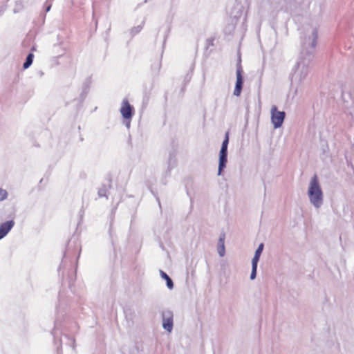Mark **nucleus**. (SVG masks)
<instances>
[{"instance_id":"f257e3e1","label":"nucleus","mask_w":354,"mask_h":354,"mask_svg":"<svg viewBox=\"0 0 354 354\" xmlns=\"http://www.w3.org/2000/svg\"><path fill=\"white\" fill-rule=\"evenodd\" d=\"M308 196L310 202L316 207H320L322 203L323 194L316 174L314 175L310 180L308 188Z\"/></svg>"},{"instance_id":"f03ea898","label":"nucleus","mask_w":354,"mask_h":354,"mask_svg":"<svg viewBox=\"0 0 354 354\" xmlns=\"http://www.w3.org/2000/svg\"><path fill=\"white\" fill-rule=\"evenodd\" d=\"M229 142V132H226L225 138L221 146L219 154V165L218 174L221 175L223 169L225 167L227 159V145Z\"/></svg>"},{"instance_id":"7ed1b4c3","label":"nucleus","mask_w":354,"mask_h":354,"mask_svg":"<svg viewBox=\"0 0 354 354\" xmlns=\"http://www.w3.org/2000/svg\"><path fill=\"white\" fill-rule=\"evenodd\" d=\"M120 113L123 117V118L126 120H127V125L128 127L130 126V121L131 120V118L134 114V109L133 107L129 104L128 100L124 99L123 100L120 108Z\"/></svg>"},{"instance_id":"20e7f679","label":"nucleus","mask_w":354,"mask_h":354,"mask_svg":"<svg viewBox=\"0 0 354 354\" xmlns=\"http://www.w3.org/2000/svg\"><path fill=\"white\" fill-rule=\"evenodd\" d=\"M285 118V112L277 111V108L273 106L271 109V119L274 128L280 127Z\"/></svg>"},{"instance_id":"39448f33","label":"nucleus","mask_w":354,"mask_h":354,"mask_svg":"<svg viewBox=\"0 0 354 354\" xmlns=\"http://www.w3.org/2000/svg\"><path fill=\"white\" fill-rule=\"evenodd\" d=\"M243 69L239 64L237 66L236 69V85L234 91V95L236 96H239L241 95V91H242V86L243 83V76H242Z\"/></svg>"},{"instance_id":"423d86ee","label":"nucleus","mask_w":354,"mask_h":354,"mask_svg":"<svg viewBox=\"0 0 354 354\" xmlns=\"http://www.w3.org/2000/svg\"><path fill=\"white\" fill-rule=\"evenodd\" d=\"M162 326L168 332H171L173 328V315L170 311H166L162 313Z\"/></svg>"},{"instance_id":"0eeeda50","label":"nucleus","mask_w":354,"mask_h":354,"mask_svg":"<svg viewBox=\"0 0 354 354\" xmlns=\"http://www.w3.org/2000/svg\"><path fill=\"white\" fill-rule=\"evenodd\" d=\"M14 225L15 222L12 220L3 223L0 225V239L3 238L11 230Z\"/></svg>"},{"instance_id":"6e6552de","label":"nucleus","mask_w":354,"mask_h":354,"mask_svg":"<svg viewBox=\"0 0 354 354\" xmlns=\"http://www.w3.org/2000/svg\"><path fill=\"white\" fill-rule=\"evenodd\" d=\"M224 241H225V234H222L220 236L218 243V252L221 257H223L225 254Z\"/></svg>"},{"instance_id":"1a4fd4ad","label":"nucleus","mask_w":354,"mask_h":354,"mask_svg":"<svg viewBox=\"0 0 354 354\" xmlns=\"http://www.w3.org/2000/svg\"><path fill=\"white\" fill-rule=\"evenodd\" d=\"M160 276L162 279H164L167 282V286L169 289L173 288L174 284L171 278L162 270L160 271Z\"/></svg>"},{"instance_id":"9d476101","label":"nucleus","mask_w":354,"mask_h":354,"mask_svg":"<svg viewBox=\"0 0 354 354\" xmlns=\"http://www.w3.org/2000/svg\"><path fill=\"white\" fill-rule=\"evenodd\" d=\"M33 57H34L33 54H32V53H30L27 56L26 60L23 65L24 68L26 69L32 64V60H33Z\"/></svg>"},{"instance_id":"9b49d317","label":"nucleus","mask_w":354,"mask_h":354,"mask_svg":"<svg viewBox=\"0 0 354 354\" xmlns=\"http://www.w3.org/2000/svg\"><path fill=\"white\" fill-rule=\"evenodd\" d=\"M8 196L6 190L0 188V201L5 200Z\"/></svg>"},{"instance_id":"f8f14e48","label":"nucleus","mask_w":354,"mask_h":354,"mask_svg":"<svg viewBox=\"0 0 354 354\" xmlns=\"http://www.w3.org/2000/svg\"><path fill=\"white\" fill-rule=\"evenodd\" d=\"M260 255L254 254L253 259H252V266H257V263L259 260Z\"/></svg>"},{"instance_id":"ddd939ff","label":"nucleus","mask_w":354,"mask_h":354,"mask_svg":"<svg viewBox=\"0 0 354 354\" xmlns=\"http://www.w3.org/2000/svg\"><path fill=\"white\" fill-rule=\"evenodd\" d=\"M257 269V266H252V272L250 274L251 279H254L256 277Z\"/></svg>"},{"instance_id":"4468645a","label":"nucleus","mask_w":354,"mask_h":354,"mask_svg":"<svg viewBox=\"0 0 354 354\" xmlns=\"http://www.w3.org/2000/svg\"><path fill=\"white\" fill-rule=\"evenodd\" d=\"M263 243H261V244L259 245V247H258L257 250H256V252H255V254H257V255H260V256H261V252H262V251H263Z\"/></svg>"}]
</instances>
